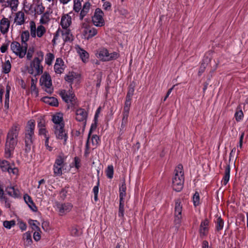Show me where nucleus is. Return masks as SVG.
I'll list each match as a JSON object with an SVG mask.
<instances>
[{
    "mask_svg": "<svg viewBox=\"0 0 248 248\" xmlns=\"http://www.w3.org/2000/svg\"><path fill=\"white\" fill-rule=\"evenodd\" d=\"M78 77V75L75 72H69L65 77V79L70 83H72L76 78Z\"/></svg>",
    "mask_w": 248,
    "mask_h": 248,
    "instance_id": "36",
    "label": "nucleus"
},
{
    "mask_svg": "<svg viewBox=\"0 0 248 248\" xmlns=\"http://www.w3.org/2000/svg\"><path fill=\"white\" fill-rule=\"evenodd\" d=\"M96 56L102 61H109L117 59L119 57V54L116 52L109 53L106 48H101L97 50Z\"/></svg>",
    "mask_w": 248,
    "mask_h": 248,
    "instance_id": "6",
    "label": "nucleus"
},
{
    "mask_svg": "<svg viewBox=\"0 0 248 248\" xmlns=\"http://www.w3.org/2000/svg\"><path fill=\"white\" fill-rule=\"evenodd\" d=\"M18 5V0H5L3 6L10 7L12 10L16 11Z\"/></svg>",
    "mask_w": 248,
    "mask_h": 248,
    "instance_id": "30",
    "label": "nucleus"
},
{
    "mask_svg": "<svg viewBox=\"0 0 248 248\" xmlns=\"http://www.w3.org/2000/svg\"><path fill=\"white\" fill-rule=\"evenodd\" d=\"M114 168L112 165H108L106 170V174L107 177L112 179L113 177Z\"/></svg>",
    "mask_w": 248,
    "mask_h": 248,
    "instance_id": "40",
    "label": "nucleus"
},
{
    "mask_svg": "<svg viewBox=\"0 0 248 248\" xmlns=\"http://www.w3.org/2000/svg\"><path fill=\"white\" fill-rule=\"evenodd\" d=\"M91 140H92V145L93 146L96 147L99 144V143L100 141V139L98 136H97L96 135H93L92 138Z\"/></svg>",
    "mask_w": 248,
    "mask_h": 248,
    "instance_id": "49",
    "label": "nucleus"
},
{
    "mask_svg": "<svg viewBox=\"0 0 248 248\" xmlns=\"http://www.w3.org/2000/svg\"><path fill=\"white\" fill-rule=\"evenodd\" d=\"M10 26V21L8 18L3 16L0 19V31L3 35H6Z\"/></svg>",
    "mask_w": 248,
    "mask_h": 248,
    "instance_id": "14",
    "label": "nucleus"
},
{
    "mask_svg": "<svg viewBox=\"0 0 248 248\" xmlns=\"http://www.w3.org/2000/svg\"><path fill=\"white\" fill-rule=\"evenodd\" d=\"M230 166L228 165L225 170V174L221 181L222 185L225 186L228 183L230 177Z\"/></svg>",
    "mask_w": 248,
    "mask_h": 248,
    "instance_id": "33",
    "label": "nucleus"
},
{
    "mask_svg": "<svg viewBox=\"0 0 248 248\" xmlns=\"http://www.w3.org/2000/svg\"><path fill=\"white\" fill-rule=\"evenodd\" d=\"M35 126V122L34 120L28 121L26 128L25 133L34 135V131Z\"/></svg>",
    "mask_w": 248,
    "mask_h": 248,
    "instance_id": "31",
    "label": "nucleus"
},
{
    "mask_svg": "<svg viewBox=\"0 0 248 248\" xmlns=\"http://www.w3.org/2000/svg\"><path fill=\"white\" fill-rule=\"evenodd\" d=\"M31 90L32 93H34L36 94V95H37L38 92V90L36 88V85L34 83V80L33 79H31Z\"/></svg>",
    "mask_w": 248,
    "mask_h": 248,
    "instance_id": "51",
    "label": "nucleus"
},
{
    "mask_svg": "<svg viewBox=\"0 0 248 248\" xmlns=\"http://www.w3.org/2000/svg\"><path fill=\"white\" fill-rule=\"evenodd\" d=\"M6 191L9 196L14 198H18L21 196L20 191L16 186H7Z\"/></svg>",
    "mask_w": 248,
    "mask_h": 248,
    "instance_id": "16",
    "label": "nucleus"
},
{
    "mask_svg": "<svg viewBox=\"0 0 248 248\" xmlns=\"http://www.w3.org/2000/svg\"><path fill=\"white\" fill-rule=\"evenodd\" d=\"M126 185L124 182H123L119 186V197L120 201H124L126 195Z\"/></svg>",
    "mask_w": 248,
    "mask_h": 248,
    "instance_id": "32",
    "label": "nucleus"
},
{
    "mask_svg": "<svg viewBox=\"0 0 248 248\" xmlns=\"http://www.w3.org/2000/svg\"><path fill=\"white\" fill-rule=\"evenodd\" d=\"M41 100L44 103L47 104L51 106L57 107L59 105V103L57 98L54 97H43Z\"/></svg>",
    "mask_w": 248,
    "mask_h": 248,
    "instance_id": "27",
    "label": "nucleus"
},
{
    "mask_svg": "<svg viewBox=\"0 0 248 248\" xmlns=\"http://www.w3.org/2000/svg\"><path fill=\"white\" fill-rule=\"evenodd\" d=\"M111 4L109 1H105L103 4V8L106 11L111 10Z\"/></svg>",
    "mask_w": 248,
    "mask_h": 248,
    "instance_id": "56",
    "label": "nucleus"
},
{
    "mask_svg": "<svg viewBox=\"0 0 248 248\" xmlns=\"http://www.w3.org/2000/svg\"><path fill=\"white\" fill-rule=\"evenodd\" d=\"M97 121H95V119H94V123H93L91 125L89 134V137L90 136V135L91 133L92 132V131L94 130L96 128L97 125Z\"/></svg>",
    "mask_w": 248,
    "mask_h": 248,
    "instance_id": "59",
    "label": "nucleus"
},
{
    "mask_svg": "<svg viewBox=\"0 0 248 248\" xmlns=\"http://www.w3.org/2000/svg\"><path fill=\"white\" fill-rule=\"evenodd\" d=\"M193 202L195 207L199 205L200 202V195L198 192H196L193 196Z\"/></svg>",
    "mask_w": 248,
    "mask_h": 248,
    "instance_id": "42",
    "label": "nucleus"
},
{
    "mask_svg": "<svg viewBox=\"0 0 248 248\" xmlns=\"http://www.w3.org/2000/svg\"><path fill=\"white\" fill-rule=\"evenodd\" d=\"M206 66L204 63H202L198 71L199 76H201L205 71Z\"/></svg>",
    "mask_w": 248,
    "mask_h": 248,
    "instance_id": "62",
    "label": "nucleus"
},
{
    "mask_svg": "<svg viewBox=\"0 0 248 248\" xmlns=\"http://www.w3.org/2000/svg\"><path fill=\"white\" fill-rule=\"evenodd\" d=\"M24 200L27 204L29 207L33 212H36L37 210V207L35 206L31 197L28 194L24 195Z\"/></svg>",
    "mask_w": 248,
    "mask_h": 248,
    "instance_id": "28",
    "label": "nucleus"
},
{
    "mask_svg": "<svg viewBox=\"0 0 248 248\" xmlns=\"http://www.w3.org/2000/svg\"><path fill=\"white\" fill-rule=\"evenodd\" d=\"M33 54V50L30 49H29L26 54V57H27V60H31Z\"/></svg>",
    "mask_w": 248,
    "mask_h": 248,
    "instance_id": "60",
    "label": "nucleus"
},
{
    "mask_svg": "<svg viewBox=\"0 0 248 248\" xmlns=\"http://www.w3.org/2000/svg\"><path fill=\"white\" fill-rule=\"evenodd\" d=\"M234 117L237 122H239L243 119L244 114L240 106L237 108Z\"/></svg>",
    "mask_w": 248,
    "mask_h": 248,
    "instance_id": "37",
    "label": "nucleus"
},
{
    "mask_svg": "<svg viewBox=\"0 0 248 248\" xmlns=\"http://www.w3.org/2000/svg\"><path fill=\"white\" fill-rule=\"evenodd\" d=\"M104 14L100 8H96L92 17L93 25L97 27H102L105 25V22L104 18Z\"/></svg>",
    "mask_w": 248,
    "mask_h": 248,
    "instance_id": "9",
    "label": "nucleus"
},
{
    "mask_svg": "<svg viewBox=\"0 0 248 248\" xmlns=\"http://www.w3.org/2000/svg\"><path fill=\"white\" fill-rule=\"evenodd\" d=\"M29 223L31 226L32 229L35 231H40V228L38 226L39 223L37 220H31L29 221Z\"/></svg>",
    "mask_w": 248,
    "mask_h": 248,
    "instance_id": "45",
    "label": "nucleus"
},
{
    "mask_svg": "<svg viewBox=\"0 0 248 248\" xmlns=\"http://www.w3.org/2000/svg\"><path fill=\"white\" fill-rule=\"evenodd\" d=\"M52 121L54 123V126H58L59 125H60L61 126L64 125L62 113H57L53 115Z\"/></svg>",
    "mask_w": 248,
    "mask_h": 248,
    "instance_id": "25",
    "label": "nucleus"
},
{
    "mask_svg": "<svg viewBox=\"0 0 248 248\" xmlns=\"http://www.w3.org/2000/svg\"><path fill=\"white\" fill-rule=\"evenodd\" d=\"M65 68L64 62L61 58H57L54 66L55 72L58 74H62Z\"/></svg>",
    "mask_w": 248,
    "mask_h": 248,
    "instance_id": "20",
    "label": "nucleus"
},
{
    "mask_svg": "<svg viewBox=\"0 0 248 248\" xmlns=\"http://www.w3.org/2000/svg\"><path fill=\"white\" fill-rule=\"evenodd\" d=\"M9 46V43L5 42L2 44L1 46L0 47V51L1 53H5L8 49Z\"/></svg>",
    "mask_w": 248,
    "mask_h": 248,
    "instance_id": "53",
    "label": "nucleus"
},
{
    "mask_svg": "<svg viewBox=\"0 0 248 248\" xmlns=\"http://www.w3.org/2000/svg\"><path fill=\"white\" fill-rule=\"evenodd\" d=\"M22 241L25 247H29L31 246L32 240L31 238V233L30 232H27L23 233L22 236Z\"/></svg>",
    "mask_w": 248,
    "mask_h": 248,
    "instance_id": "26",
    "label": "nucleus"
},
{
    "mask_svg": "<svg viewBox=\"0 0 248 248\" xmlns=\"http://www.w3.org/2000/svg\"><path fill=\"white\" fill-rule=\"evenodd\" d=\"M216 228L217 231H219L223 229L224 227V221L220 217L217 218L215 222Z\"/></svg>",
    "mask_w": 248,
    "mask_h": 248,
    "instance_id": "38",
    "label": "nucleus"
},
{
    "mask_svg": "<svg viewBox=\"0 0 248 248\" xmlns=\"http://www.w3.org/2000/svg\"><path fill=\"white\" fill-rule=\"evenodd\" d=\"M54 59V56L52 53H48L46 54L45 58V62L46 64L50 65L52 64L53 60Z\"/></svg>",
    "mask_w": 248,
    "mask_h": 248,
    "instance_id": "41",
    "label": "nucleus"
},
{
    "mask_svg": "<svg viewBox=\"0 0 248 248\" xmlns=\"http://www.w3.org/2000/svg\"><path fill=\"white\" fill-rule=\"evenodd\" d=\"M34 135L25 133V151L29 152L31 151L33 143V139Z\"/></svg>",
    "mask_w": 248,
    "mask_h": 248,
    "instance_id": "23",
    "label": "nucleus"
},
{
    "mask_svg": "<svg viewBox=\"0 0 248 248\" xmlns=\"http://www.w3.org/2000/svg\"><path fill=\"white\" fill-rule=\"evenodd\" d=\"M15 225V221L14 220L4 221L3 222V226L8 229H10Z\"/></svg>",
    "mask_w": 248,
    "mask_h": 248,
    "instance_id": "48",
    "label": "nucleus"
},
{
    "mask_svg": "<svg viewBox=\"0 0 248 248\" xmlns=\"http://www.w3.org/2000/svg\"><path fill=\"white\" fill-rule=\"evenodd\" d=\"M131 100L126 99L124 106V112L127 113L129 112L130 107L131 106Z\"/></svg>",
    "mask_w": 248,
    "mask_h": 248,
    "instance_id": "50",
    "label": "nucleus"
},
{
    "mask_svg": "<svg viewBox=\"0 0 248 248\" xmlns=\"http://www.w3.org/2000/svg\"><path fill=\"white\" fill-rule=\"evenodd\" d=\"M182 215H174V223L176 225L179 226L181 223Z\"/></svg>",
    "mask_w": 248,
    "mask_h": 248,
    "instance_id": "54",
    "label": "nucleus"
},
{
    "mask_svg": "<svg viewBox=\"0 0 248 248\" xmlns=\"http://www.w3.org/2000/svg\"><path fill=\"white\" fill-rule=\"evenodd\" d=\"M60 95L62 99L66 103L72 102L75 97L71 91H66L65 90L61 91Z\"/></svg>",
    "mask_w": 248,
    "mask_h": 248,
    "instance_id": "22",
    "label": "nucleus"
},
{
    "mask_svg": "<svg viewBox=\"0 0 248 248\" xmlns=\"http://www.w3.org/2000/svg\"><path fill=\"white\" fill-rule=\"evenodd\" d=\"M209 221L205 219L201 222L199 232L201 236H204L207 235L209 231Z\"/></svg>",
    "mask_w": 248,
    "mask_h": 248,
    "instance_id": "18",
    "label": "nucleus"
},
{
    "mask_svg": "<svg viewBox=\"0 0 248 248\" xmlns=\"http://www.w3.org/2000/svg\"><path fill=\"white\" fill-rule=\"evenodd\" d=\"M0 167L2 171L8 172L10 174L16 175L18 170L17 168L14 166V165L10 164L6 160H2L0 162Z\"/></svg>",
    "mask_w": 248,
    "mask_h": 248,
    "instance_id": "12",
    "label": "nucleus"
},
{
    "mask_svg": "<svg viewBox=\"0 0 248 248\" xmlns=\"http://www.w3.org/2000/svg\"><path fill=\"white\" fill-rule=\"evenodd\" d=\"M64 125L54 126V133L57 139L63 140V144H65L67 140V137L63 129Z\"/></svg>",
    "mask_w": 248,
    "mask_h": 248,
    "instance_id": "15",
    "label": "nucleus"
},
{
    "mask_svg": "<svg viewBox=\"0 0 248 248\" xmlns=\"http://www.w3.org/2000/svg\"><path fill=\"white\" fill-rule=\"evenodd\" d=\"M101 107H99L96 112H95V115H94V119H95V121H98V118L99 117V115L101 112Z\"/></svg>",
    "mask_w": 248,
    "mask_h": 248,
    "instance_id": "64",
    "label": "nucleus"
},
{
    "mask_svg": "<svg viewBox=\"0 0 248 248\" xmlns=\"http://www.w3.org/2000/svg\"><path fill=\"white\" fill-rule=\"evenodd\" d=\"M63 30L62 31V35L63 41L66 42L72 40V35L69 28Z\"/></svg>",
    "mask_w": 248,
    "mask_h": 248,
    "instance_id": "34",
    "label": "nucleus"
},
{
    "mask_svg": "<svg viewBox=\"0 0 248 248\" xmlns=\"http://www.w3.org/2000/svg\"><path fill=\"white\" fill-rule=\"evenodd\" d=\"M75 48L77 53L79 55L82 61L85 63L87 62L88 61L89 56L88 53L86 50L80 47L79 46H76Z\"/></svg>",
    "mask_w": 248,
    "mask_h": 248,
    "instance_id": "21",
    "label": "nucleus"
},
{
    "mask_svg": "<svg viewBox=\"0 0 248 248\" xmlns=\"http://www.w3.org/2000/svg\"><path fill=\"white\" fill-rule=\"evenodd\" d=\"M43 60V54L41 52L38 57H35L31 61L28 70L29 73L34 76L41 74L43 71V66L41 63Z\"/></svg>",
    "mask_w": 248,
    "mask_h": 248,
    "instance_id": "5",
    "label": "nucleus"
},
{
    "mask_svg": "<svg viewBox=\"0 0 248 248\" xmlns=\"http://www.w3.org/2000/svg\"><path fill=\"white\" fill-rule=\"evenodd\" d=\"M19 130V125L15 124L11 127L7 134L4 153L6 158L11 157L14 152L15 147L17 143Z\"/></svg>",
    "mask_w": 248,
    "mask_h": 248,
    "instance_id": "1",
    "label": "nucleus"
},
{
    "mask_svg": "<svg viewBox=\"0 0 248 248\" xmlns=\"http://www.w3.org/2000/svg\"><path fill=\"white\" fill-rule=\"evenodd\" d=\"M54 207L60 216H63L70 212L73 208V205L71 203H60L55 202Z\"/></svg>",
    "mask_w": 248,
    "mask_h": 248,
    "instance_id": "11",
    "label": "nucleus"
},
{
    "mask_svg": "<svg viewBox=\"0 0 248 248\" xmlns=\"http://www.w3.org/2000/svg\"><path fill=\"white\" fill-rule=\"evenodd\" d=\"M83 33L85 38L89 39L97 34V30L93 27H86L84 28Z\"/></svg>",
    "mask_w": 248,
    "mask_h": 248,
    "instance_id": "19",
    "label": "nucleus"
},
{
    "mask_svg": "<svg viewBox=\"0 0 248 248\" xmlns=\"http://www.w3.org/2000/svg\"><path fill=\"white\" fill-rule=\"evenodd\" d=\"M30 34L32 37L38 38L42 37L46 31V28L42 25H39L36 26L35 22L31 21L30 22Z\"/></svg>",
    "mask_w": 248,
    "mask_h": 248,
    "instance_id": "7",
    "label": "nucleus"
},
{
    "mask_svg": "<svg viewBox=\"0 0 248 248\" xmlns=\"http://www.w3.org/2000/svg\"><path fill=\"white\" fill-rule=\"evenodd\" d=\"M74 162L75 167L78 169L80 167V160L78 157L74 158Z\"/></svg>",
    "mask_w": 248,
    "mask_h": 248,
    "instance_id": "63",
    "label": "nucleus"
},
{
    "mask_svg": "<svg viewBox=\"0 0 248 248\" xmlns=\"http://www.w3.org/2000/svg\"><path fill=\"white\" fill-rule=\"evenodd\" d=\"M10 47L12 52L21 58H23L26 54L27 46H21L20 44L17 42H12Z\"/></svg>",
    "mask_w": 248,
    "mask_h": 248,
    "instance_id": "10",
    "label": "nucleus"
},
{
    "mask_svg": "<svg viewBox=\"0 0 248 248\" xmlns=\"http://www.w3.org/2000/svg\"><path fill=\"white\" fill-rule=\"evenodd\" d=\"M67 157V155L62 152L56 156L53 166V170L55 176H60L62 174V171L66 169L67 165L66 162Z\"/></svg>",
    "mask_w": 248,
    "mask_h": 248,
    "instance_id": "4",
    "label": "nucleus"
},
{
    "mask_svg": "<svg viewBox=\"0 0 248 248\" xmlns=\"http://www.w3.org/2000/svg\"><path fill=\"white\" fill-rule=\"evenodd\" d=\"M11 63L9 59H5V61L2 62L1 72L5 74H8L11 71Z\"/></svg>",
    "mask_w": 248,
    "mask_h": 248,
    "instance_id": "29",
    "label": "nucleus"
},
{
    "mask_svg": "<svg viewBox=\"0 0 248 248\" xmlns=\"http://www.w3.org/2000/svg\"><path fill=\"white\" fill-rule=\"evenodd\" d=\"M45 145L46 149L47 150H48L49 151H51L52 150V147L51 146H49L48 144L49 137H47L46 138H45Z\"/></svg>",
    "mask_w": 248,
    "mask_h": 248,
    "instance_id": "57",
    "label": "nucleus"
},
{
    "mask_svg": "<svg viewBox=\"0 0 248 248\" xmlns=\"http://www.w3.org/2000/svg\"><path fill=\"white\" fill-rule=\"evenodd\" d=\"M82 0H73V10L76 13H79V18L83 20L89 13L91 7L89 1H86L82 4Z\"/></svg>",
    "mask_w": 248,
    "mask_h": 248,
    "instance_id": "3",
    "label": "nucleus"
},
{
    "mask_svg": "<svg viewBox=\"0 0 248 248\" xmlns=\"http://www.w3.org/2000/svg\"><path fill=\"white\" fill-rule=\"evenodd\" d=\"M10 90H11V88L9 86L6 87V93L5 94V99L7 100V101H8V100H9Z\"/></svg>",
    "mask_w": 248,
    "mask_h": 248,
    "instance_id": "61",
    "label": "nucleus"
},
{
    "mask_svg": "<svg viewBox=\"0 0 248 248\" xmlns=\"http://www.w3.org/2000/svg\"><path fill=\"white\" fill-rule=\"evenodd\" d=\"M39 134L41 136H43L45 138H46L47 137H49L48 134V131L46 130V127L39 129Z\"/></svg>",
    "mask_w": 248,
    "mask_h": 248,
    "instance_id": "52",
    "label": "nucleus"
},
{
    "mask_svg": "<svg viewBox=\"0 0 248 248\" xmlns=\"http://www.w3.org/2000/svg\"><path fill=\"white\" fill-rule=\"evenodd\" d=\"M14 22L16 25H23L25 22V14L22 11H19L16 14Z\"/></svg>",
    "mask_w": 248,
    "mask_h": 248,
    "instance_id": "24",
    "label": "nucleus"
},
{
    "mask_svg": "<svg viewBox=\"0 0 248 248\" xmlns=\"http://www.w3.org/2000/svg\"><path fill=\"white\" fill-rule=\"evenodd\" d=\"M29 37L30 33L27 31H23L21 34V38L22 42L25 44L26 46H27V45L25 43L29 40Z\"/></svg>",
    "mask_w": 248,
    "mask_h": 248,
    "instance_id": "44",
    "label": "nucleus"
},
{
    "mask_svg": "<svg viewBox=\"0 0 248 248\" xmlns=\"http://www.w3.org/2000/svg\"><path fill=\"white\" fill-rule=\"evenodd\" d=\"M50 21L49 14L48 12H46L42 14L41 18L39 20V23L41 25H44L48 23Z\"/></svg>",
    "mask_w": 248,
    "mask_h": 248,
    "instance_id": "35",
    "label": "nucleus"
},
{
    "mask_svg": "<svg viewBox=\"0 0 248 248\" xmlns=\"http://www.w3.org/2000/svg\"><path fill=\"white\" fill-rule=\"evenodd\" d=\"M33 237L35 241H39L41 238L40 231H35V232L33 233Z\"/></svg>",
    "mask_w": 248,
    "mask_h": 248,
    "instance_id": "58",
    "label": "nucleus"
},
{
    "mask_svg": "<svg viewBox=\"0 0 248 248\" xmlns=\"http://www.w3.org/2000/svg\"><path fill=\"white\" fill-rule=\"evenodd\" d=\"M71 12L67 14H63L62 16L60 25L61 26L62 29H67L69 28L70 26L72 24V17L71 16Z\"/></svg>",
    "mask_w": 248,
    "mask_h": 248,
    "instance_id": "13",
    "label": "nucleus"
},
{
    "mask_svg": "<svg viewBox=\"0 0 248 248\" xmlns=\"http://www.w3.org/2000/svg\"><path fill=\"white\" fill-rule=\"evenodd\" d=\"M45 9V8L42 3L38 4L36 6V13L38 15H42L44 13Z\"/></svg>",
    "mask_w": 248,
    "mask_h": 248,
    "instance_id": "47",
    "label": "nucleus"
},
{
    "mask_svg": "<svg viewBox=\"0 0 248 248\" xmlns=\"http://www.w3.org/2000/svg\"><path fill=\"white\" fill-rule=\"evenodd\" d=\"M184 173L183 167L181 164H179L175 168L174 176L172 178L173 189L177 192L180 191L184 186Z\"/></svg>",
    "mask_w": 248,
    "mask_h": 248,
    "instance_id": "2",
    "label": "nucleus"
},
{
    "mask_svg": "<svg viewBox=\"0 0 248 248\" xmlns=\"http://www.w3.org/2000/svg\"><path fill=\"white\" fill-rule=\"evenodd\" d=\"M134 88L133 87L130 88L129 89V90H128V92H127V95H126V99H129V100H131L132 96H133V93H134Z\"/></svg>",
    "mask_w": 248,
    "mask_h": 248,
    "instance_id": "55",
    "label": "nucleus"
},
{
    "mask_svg": "<svg viewBox=\"0 0 248 248\" xmlns=\"http://www.w3.org/2000/svg\"><path fill=\"white\" fill-rule=\"evenodd\" d=\"M118 216L120 217L124 216V201H120Z\"/></svg>",
    "mask_w": 248,
    "mask_h": 248,
    "instance_id": "43",
    "label": "nucleus"
},
{
    "mask_svg": "<svg viewBox=\"0 0 248 248\" xmlns=\"http://www.w3.org/2000/svg\"><path fill=\"white\" fill-rule=\"evenodd\" d=\"M87 116V112L83 108H80L76 111V119L78 122H85Z\"/></svg>",
    "mask_w": 248,
    "mask_h": 248,
    "instance_id": "17",
    "label": "nucleus"
},
{
    "mask_svg": "<svg viewBox=\"0 0 248 248\" xmlns=\"http://www.w3.org/2000/svg\"><path fill=\"white\" fill-rule=\"evenodd\" d=\"M37 127L38 129L46 127V122L42 117L39 118L38 119Z\"/></svg>",
    "mask_w": 248,
    "mask_h": 248,
    "instance_id": "46",
    "label": "nucleus"
},
{
    "mask_svg": "<svg viewBox=\"0 0 248 248\" xmlns=\"http://www.w3.org/2000/svg\"><path fill=\"white\" fill-rule=\"evenodd\" d=\"M182 205L180 202H175L174 208V215H182Z\"/></svg>",
    "mask_w": 248,
    "mask_h": 248,
    "instance_id": "39",
    "label": "nucleus"
},
{
    "mask_svg": "<svg viewBox=\"0 0 248 248\" xmlns=\"http://www.w3.org/2000/svg\"><path fill=\"white\" fill-rule=\"evenodd\" d=\"M40 83L43 89L47 93L51 94L53 92L51 77L47 73H44L40 79Z\"/></svg>",
    "mask_w": 248,
    "mask_h": 248,
    "instance_id": "8",
    "label": "nucleus"
}]
</instances>
